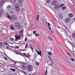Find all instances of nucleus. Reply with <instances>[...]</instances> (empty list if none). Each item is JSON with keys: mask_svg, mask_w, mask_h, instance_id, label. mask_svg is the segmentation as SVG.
Instances as JSON below:
<instances>
[{"mask_svg": "<svg viewBox=\"0 0 75 75\" xmlns=\"http://www.w3.org/2000/svg\"><path fill=\"white\" fill-rule=\"evenodd\" d=\"M39 17H40V16H39L38 15H37L36 18V20L38 21V20H39Z\"/></svg>", "mask_w": 75, "mask_h": 75, "instance_id": "nucleus-21", "label": "nucleus"}, {"mask_svg": "<svg viewBox=\"0 0 75 75\" xmlns=\"http://www.w3.org/2000/svg\"><path fill=\"white\" fill-rule=\"evenodd\" d=\"M3 58L5 59V60H7V58H6V57H4Z\"/></svg>", "mask_w": 75, "mask_h": 75, "instance_id": "nucleus-36", "label": "nucleus"}, {"mask_svg": "<svg viewBox=\"0 0 75 75\" xmlns=\"http://www.w3.org/2000/svg\"><path fill=\"white\" fill-rule=\"evenodd\" d=\"M14 36L16 37L15 40L16 41H17L18 39L19 40H20V37H23V34L20 35L19 36Z\"/></svg>", "mask_w": 75, "mask_h": 75, "instance_id": "nucleus-2", "label": "nucleus"}, {"mask_svg": "<svg viewBox=\"0 0 75 75\" xmlns=\"http://www.w3.org/2000/svg\"><path fill=\"white\" fill-rule=\"evenodd\" d=\"M35 51H37V50H35Z\"/></svg>", "mask_w": 75, "mask_h": 75, "instance_id": "nucleus-63", "label": "nucleus"}, {"mask_svg": "<svg viewBox=\"0 0 75 75\" xmlns=\"http://www.w3.org/2000/svg\"><path fill=\"white\" fill-rule=\"evenodd\" d=\"M49 58L50 60V61H52V63H51V64H50V65H52V63H53V61H52V60H51V58H50V57H49Z\"/></svg>", "mask_w": 75, "mask_h": 75, "instance_id": "nucleus-26", "label": "nucleus"}, {"mask_svg": "<svg viewBox=\"0 0 75 75\" xmlns=\"http://www.w3.org/2000/svg\"><path fill=\"white\" fill-rule=\"evenodd\" d=\"M6 7L7 8H8V9L10 10V8H11V7L10 5H8V6H7Z\"/></svg>", "mask_w": 75, "mask_h": 75, "instance_id": "nucleus-22", "label": "nucleus"}, {"mask_svg": "<svg viewBox=\"0 0 75 75\" xmlns=\"http://www.w3.org/2000/svg\"><path fill=\"white\" fill-rule=\"evenodd\" d=\"M16 48H19V47H18V46H17V47H16Z\"/></svg>", "mask_w": 75, "mask_h": 75, "instance_id": "nucleus-50", "label": "nucleus"}, {"mask_svg": "<svg viewBox=\"0 0 75 75\" xmlns=\"http://www.w3.org/2000/svg\"><path fill=\"white\" fill-rule=\"evenodd\" d=\"M4 44H8L7 43H4Z\"/></svg>", "mask_w": 75, "mask_h": 75, "instance_id": "nucleus-59", "label": "nucleus"}, {"mask_svg": "<svg viewBox=\"0 0 75 75\" xmlns=\"http://www.w3.org/2000/svg\"><path fill=\"white\" fill-rule=\"evenodd\" d=\"M64 52L66 53V54H68V52L67 50H66L64 51Z\"/></svg>", "mask_w": 75, "mask_h": 75, "instance_id": "nucleus-34", "label": "nucleus"}, {"mask_svg": "<svg viewBox=\"0 0 75 75\" xmlns=\"http://www.w3.org/2000/svg\"><path fill=\"white\" fill-rule=\"evenodd\" d=\"M16 10L17 12H19L20 11V7L18 6H16Z\"/></svg>", "mask_w": 75, "mask_h": 75, "instance_id": "nucleus-6", "label": "nucleus"}, {"mask_svg": "<svg viewBox=\"0 0 75 75\" xmlns=\"http://www.w3.org/2000/svg\"><path fill=\"white\" fill-rule=\"evenodd\" d=\"M23 55L25 56V57H28V58H29V56L27 55L26 54H25V53H23Z\"/></svg>", "mask_w": 75, "mask_h": 75, "instance_id": "nucleus-13", "label": "nucleus"}, {"mask_svg": "<svg viewBox=\"0 0 75 75\" xmlns=\"http://www.w3.org/2000/svg\"><path fill=\"white\" fill-rule=\"evenodd\" d=\"M71 61H74V59L72 58H71Z\"/></svg>", "mask_w": 75, "mask_h": 75, "instance_id": "nucleus-40", "label": "nucleus"}, {"mask_svg": "<svg viewBox=\"0 0 75 75\" xmlns=\"http://www.w3.org/2000/svg\"><path fill=\"white\" fill-rule=\"evenodd\" d=\"M14 25L16 27H18L20 26V23L17 22H15Z\"/></svg>", "mask_w": 75, "mask_h": 75, "instance_id": "nucleus-5", "label": "nucleus"}, {"mask_svg": "<svg viewBox=\"0 0 75 75\" xmlns=\"http://www.w3.org/2000/svg\"><path fill=\"white\" fill-rule=\"evenodd\" d=\"M70 20H71L70 18H67L65 19V22L66 23H68V22H69Z\"/></svg>", "mask_w": 75, "mask_h": 75, "instance_id": "nucleus-8", "label": "nucleus"}, {"mask_svg": "<svg viewBox=\"0 0 75 75\" xmlns=\"http://www.w3.org/2000/svg\"><path fill=\"white\" fill-rule=\"evenodd\" d=\"M1 16H2V15H1V14H0V17H1Z\"/></svg>", "mask_w": 75, "mask_h": 75, "instance_id": "nucleus-52", "label": "nucleus"}, {"mask_svg": "<svg viewBox=\"0 0 75 75\" xmlns=\"http://www.w3.org/2000/svg\"><path fill=\"white\" fill-rule=\"evenodd\" d=\"M35 64L36 65H38V66L39 65V64H40L39 62H35Z\"/></svg>", "mask_w": 75, "mask_h": 75, "instance_id": "nucleus-20", "label": "nucleus"}, {"mask_svg": "<svg viewBox=\"0 0 75 75\" xmlns=\"http://www.w3.org/2000/svg\"><path fill=\"white\" fill-rule=\"evenodd\" d=\"M48 27L49 28V30H50V31H51V28H50V27L48 26Z\"/></svg>", "mask_w": 75, "mask_h": 75, "instance_id": "nucleus-44", "label": "nucleus"}, {"mask_svg": "<svg viewBox=\"0 0 75 75\" xmlns=\"http://www.w3.org/2000/svg\"><path fill=\"white\" fill-rule=\"evenodd\" d=\"M62 9L63 10H65L67 9V7L65 6H62Z\"/></svg>", "mask_w": 75, "mask_h": 75, "instance_id": "nucleus-15", "label": "nucleus"}, {"mask_svg": "<svg viewBox=\"0 0 75 75\" xmlns=\"http://www.w3.org/2000/svg\"><path fill=\"white\" fill-rule=\"evenodd\" d=\"M10 28L12 29V30H13L14 29V26L13 25H11L10 26Z\"/></svg>", "mask_w": 75, "mask_h": 75, "instance_id": "nucleus-11", "label": "nucleus"}, {"mask_svg": "<svg viewBox=\"0 0 75 75\" xmlns=\"http://www.w3.org/2000/svg\"><path fill=\"white\" fill-rule=\"evenodd\" d=\"M30 49H31V50H32L33 52V47H32V46H31L30 47Z\"/></svg>", "mask_w": 75, "mask_h": 75, "instance_id": "nucleus-28", "label": "nucleus"}, {"mask_svg": "<svg viewBox=\"0 0 75 75\" xmlns=\"http://www.w3.org/2000/svg\"><path fill=\"white\" fill-rule=\"evenodd\" d=\"M13 62V63H14V64H16V62Z\"/></svg>", "mask_w": 75, "mask_h": 75, "instance_id": "nucleus-54", "label": "nucleus"}, {"mask_svg": "<svg viewBox=\"0 0 75 75\" xmlns=\"http://www.w3.org/2000/svg\"><path fill=\"white\" fill-rule=\"evenodd\" d=\"M2 32H3L2 34H5L6 32H7V30H2Z\"/></svg>", "mask_w": 75, "mask_h": 75, "instance_id": "nucleus-18", "label": "nucleus"}, {"mask_svg": "<svg viewBox=\"0 0 75 75\" xmlns=\"http://www.w3.org/2000/svg\"><path fill=\"white\" fill-rule=\"evenodd\" d=\"M29 75H31V74H29Z\"/></svg>", "mask_w": 75, "mask_h": 75, "instance_id": "nucleus-61", "label": "nucleus"}, {"mask_svg": "<svg viewBox=\"0 0 75 75\" xmlns=\"http://www.w3.org/2000/svg\"><path fill=\"white\" fill-rule=\"evenodd\" d=\"M64 5H65L64 4H62L59 6L58 5H56L54 6V8H55V9H57V8H59V7H61V6H64Z\"/></svg>", "mask_w": 75, "mask_h": 75, "instance_id": "nucleus-4", "label": "nucleus"}, {"mask_svg": "<svg viewBox=\"0 0 75 75\" xmlns=\"http://www.w3.org/2000/svg\"><path fill=\"white\" fill-rule=\"evenodd\" d=\"M27 46H28V43H27L26 46L25 47V48H26L27 47Z\"/></svg>", "mask_w": 75, "mask_h": 75, "instance_id": "nucleus-39", "label": "nucleus"}, {"mask_svg": "<svg viewBox=\"0 0 75 75\" xmlns=\"http://www.w3.org/2000/svg\"><path fill=\"white\" fill-rule=\"evenodd\" d=\"M21 64H23L22 66V67L23 68H25V64H24V63H23V62H20Z\"/></svg>", "mask_w": 75, "mask_h": 75, "instance_id": "nucleus-10", "label": "nucleus"}, {"mask_svg": "<svg viewBox=\"0 0 75 75\" xmlns=\"http://www.w3.org/2000/svg\"><path fill=\"white\" fill-rule=\"evenodd\" d=\"M18 1L19 2H21V3L23 2V0H18Z\"/></svg>", "mask_w": 75, "mask_h": 75, "instance_id": "nucleus-30", "label": "nucleus"}, {"mask_svg": "<svg viewBox=\"0 0 75 75\" xmlns=\"http://www.w3.org/2000/svg\"><path fill=\"white\" fill-rule=\"evenodd\" d=\"M7 17L8 18V19H9V20H11V17L10 16L8 15H7Z\"/></svg>", "mask_w": 75, "mask_h": 75, "instance_id": "nucleus-23", "label": "nucleus"}, {"mask_svg": "<svg viewBox=\"0 0 75 75\" xmlns=\"http://www.w3.org/2000/svg\"><path fill=\"white\" fill-rule=\"evenodd\" d=\"M35 36H37V37H38V36H39V34H35Z\"/></svg>", "mask_w": 75, "mask_h": 75, "instance_id": "nucleus-37", "label": "nucleus"}, {"mask_svg": "<svg viewBox=\"0 0 75 75\" xmlns=\"http://www.w3.org/2000/svg\"><path fill=\"white\" fill-rule=\"evenodd\" d=\"M0 45L2 47H3V45H2V43L1 42H0Z\"/></svg>", "mask_w": 75, "mask_h": 75, "instance_id": "nucleus-38", "label": "nucleus"}, {"mask_svg": "<svg viewBox=\"0 0 75 75\" xmlns=\"http://www.w3.org/2000/svg\"><path fill=\"white\" fill-rule=\"evenodd\" d=\"M23 33V30H21V31L20 32V33H21V34H22Z\"/></svg>", "mask_w": 75, "mask_h": 75, "instance_id": "nucleus-32", "label": "nucleus"}, {"mask_svg": "<svg viewBox=\"0 0 75 75\" xmlns=\"http://www.w3.org/2000/svg\"><path fill=\"white\" fill-rule=\"evenodd\" d=\"M51 32L52 33H53V31H52V30H51Z\"/></svg>", "mask_w": 75, "mask_h": 75, "instance_id": "nucleus-55", "label": "nucleus"}, {"mask_svg": "<svg viewBox=\"0 0 75 75\" xmlns=\"http://www.w3.org/2000/svg\"><path fill=\"white\" fill-rule=\"evenodd\" d=\"M57 1L54 0V1H53L52 2V5H55L56 4H57Z\"/></svg>", "mask_w": 75, "mask_h": 75, "instance_id": "nucleus-9", "label": "nucleus"}, {"mask_svg": "<svg viewBox=\"0 0 75 75\" xmlns=\"http://www.w3.org/2000/svg\"><path fill=\"white\" fill-rule=\"evenodd\" d=\"M14 40V38H11V40L12 41H13Z\"/></svg>", "mask_w": 75, "mask_h": 75, "instance_id": "nucleus-46", "label": "nucleus"}, {"mask_svg": "<svg viewBox=\"0 0 75 75\" xmlns=\"http://www.w3.org/2000/svg\"><path fill=\"white\" fill-rule=\"evenodd\" d=\"M48 38H49L50 40H52V39L51 38V37L49 36H48Z\"/></svg>", "mask_w": 75, "mask_h": 75, "instance_id": "nucleus-27", "label": "nucleus"}, {"mask_svg": "<svg viewBox=\"0 0 75 75\" xmlns=\"http://www.w3.org/2000/svg\"><path fill=\"white\" fill-rule=\"evenodd\" d=\"M65 27L66 28V29L67 30H68V29L67 28V27L65 26Z\"/></svg>", "mask_w": 75, "mask_h": 75, "instance_id": "nucleus-53", "label": "nucleus"}, {"mask_svg": "<svg viewBox=\"0 0 75 75\" xmlns=\"http://www.w3.org/2000/svg\"><path fill=\"white\" fill-rule=\"evenodd\" d=\"M37 53L38 54V55H39L41 57L42 56V55H41V51L39 52L38 51L37 52Z\"/></svg>", "mask_w": 75, "mask_h": 75, "instance_id": "nucleus-12", "label": "nucleus"}, {"mask_svg": "<svg viewBox=\"0 0 75 75\" xmlns=\"http://www.w3.org/2000/svg\"><path fill=\"white\" fill-rule=\"evenodd\" d=\"M4 1V0H1V1L0 2V6H1L3 5Z\"/></svg>", "mask_w": 75, "mask_h": 75, "instance_id": "nucleus-7", "label": "nucleus"}, {"mask_svg": "<svg viewBox=\"0 0 75 75\" xmlns=\"http://www.w3.org/2000/svg\"><path fill=\"white\" fill-rule=\"evenodd\" d=\"M11 18L13 20L16 21L17 20V16L15 15H13L11 16Z\"/></svg>", "mask_w": 75, "mask_h": 75, "instance_id": "nucleus-3", "label": "nucleus"}, {"mask_svg": "<svg viewBox=\"0 0 75 75\" xmlns=\"http://www.w3.org/2000/svg\"><path fill=\"white\" fill-rule=\"evenodd\" d=\"M27 38H25V41H27Z\"/></svg>", "mask_w": 75, "mask_h": 75, "instance_id": "nucleus-48", "label": "nucleus"}, {"mask_svg": "<svg viewBox=\"0 0 75 75\" xmlns=\"http://www.w3.org/2000/svg\"><path fill=\"white\" fill-rule=\"evenodd\" d=\"M25 11V10H24V9L23 8H22L21 10V12H22V13L23 12H24Z\"/></svg>", "mask_w": 75, "mask_h": 75, "instance_id": "nucleus-25", "label": "nucleus"}, {"mask_svg": "<svg viewBox=\"0 0 75 75\" xmlns=\"http://www.w3.org/2000/svg\"><path fill=\"white\" fill-rule=\"evenodd\" d=\"M3 13V10L2 9L0 10V14L2 15V14Z\"/></svg>", "mask_w": 75, "mask_h": 75, "instance_id": "nucleus-19", "label": "nucleus"}, {"mask_svg": "<svg viewBox=\"0 0 75 75\" xmlns=\"http://www.w3.org/2000/svg\"><path fill=\"white\" fill-rule=\"evenodd\" d=\"M47 70H46L45 72V74H44V75H47Z\"/></svg>", "mask_w": 75, "mask_h": 75, "instance_id": "nucleus-41", "label": "nucleus"}, {"mask_svg": "<svg viewBox=\"0 0 75 75\" xmlns=\"http://www.w3.org/2000/svg\"><path fill=\"white\" fill-rule=\"evenodd\" d=\"M15 53H16V54H19V55H20V54H19L17 52H15Z\"/></svg>", "mask_w": 75, "mask_h": 75, "instance_id": "nucleus-45", "label": "nucleus"}, {"mask_svg": "<svg viewBox=\"0 0 75 75\" xmlns=\"http://www.w3.org/2000/svg\"><path fill=\"white\" fill-rule=\"evenodd\" d=\"M33 24H32V25H31V26H33Z\"/></svg>", "mask_w": 75, "mask_h": 75, "instance_id": "nucleus-60", "label": "nucleus"}, {"mask_svg": "<svg viewBox=\"0 0 75 75\" xmlns=\"http://www.w3.org/2000/svg\"><path fill=\"white\" fill-rule=\"evenodd\" d=\"M36 32V31H34L33 32V34H35Z\"/></svg>", "mask_w": 75, "mask_h": 75, "instance_id": "nucleus-47", "label": "nucleus"}, {"mask_svg": "<svg viewBox=\"0 0 75 75\" xmlns=\"http://www.w3.org/2000/svg\"><path fill=\"white\" fill-rule=\"evenodd\" d=\"M48 54L49 55H51V52H48Z\"/></svg>", "mask_w": 75, "mask_h": 75, "instance_id": "nucleus-33", "label": "nucleus"}, {"mask_svg": "<svg viewBox=\"0 0 75 75\" xmlns=\"http://www.w3.org/2000/svg\"><path fill=\"white\" fill-rule=\"evenodd\" d=\"M28 37H31L32 35L31 34H28Z\"/></svg>", "mask_w": 75, "mask_h": 75, "instance_id": "nucleus-31", "label": "nucleus"}, {"mask_svg": "<svg viewBox=\"0 0 75 75\" xmlns=\"http://www.w3.org/2000/svg\"><path fill=\"white\" fill-rule=\"evenodd\" d=\"M48 26H50V24L49 23H48Z\"/></svg>", "mask_w": 75, "mask_h": 75, "instance_id": "nucleus-49", "label": "nucleus"}, {"mask_svg": "<svg viewBox=\"0 0 75 75\" xmlns=\"http://www.w3.org/2000/svg\"><path fill=\"white\" fill-rule=\"evenodd\" d=\"M28 69L29 71L31 72L33 71V67L30 65H28L27 66Z\"/></svg>", "mask_w": 75, "mask_h": 75, "instance_id": "nucleus-1", "label": "nucleus"}, {"mask_svg": "<svg viewBox=\"0 0 75 75\" xmlns=\"http://www.w3.org/2000/svg\"><path fill=\"white\" fill-rule=\"evenodd\" d=\"M10 71H16V70L14 69H10Z\"/></svg>", "mask_w": 75, "mask_h": 75, "instance_id": "nucleus-29", "label": "nucleus"}, {"mask_svg": "<svg viewBox=\"0 0 75 75\" xmlns=\"http://www.w3.org/2000/svg\"><path fill=\"white\" fill-rule=\"evenodd\" d=\"M11 10H13V8H11Z\"/></svg>", "mask_w": 75, "mask_h": 75, "instance_id": "nucleus-57", "label": "nucleus"}, {"mask_svg": "<svg viewBox=\"0 0 75 75\" xmlns=\"http://www.w3.org/2000/svg\"><path fill=\"white\" fill-rule=\"evenodd\" d=\"M67 54H68V55H69V56H70V57H71V55L70 54H69V53H67Z\"/></svg>", "mask_w": 75, "mask_h": 75, "instance_id": "nucleus-42", "label": "nucleus"}, {"mask_svg": "<svg viewBox=\"0 0 75 75\" xmlns=\"http://www.w3.org/2000/svg\"><path fill=\"white\" fill-rule=\"evenodd\" d=\"M72 36L74 38H75V33H74L72 35Z\"/></svg>", "mask_w": 75, "mask_h": 75, "instance_id": "nucleus-24", "label": "nucleus"}, {"mask_svg": "<svg viewBox=\"0 0 75 75\" xmlns=\"http://www.w3.org/2000/svg\"><path fill=\"white\" fill-rule=\"evenodd\" d=\"M21 51H25V50H21Z\"/></svg>", "mask_w": 75, "mask_h": 75, "instance_id": "nucleus-51", "label": "nucleus"}, {"mask_svg": "<svg viewBox=\"0 0 75 75\" xmlns=\"http://www.w3.org/2000/svg\"><path fill=\"white\" fill-rule=\"evenodd\" d=\"M59 17L60 19H62V18H63V16L61 14H59Z\"/></svg>", "mask_w": 75, "mask_h": 75, "instance_id": "nucleus-16", "label": "nucleus"}, {"mask_svg": "<svg viewBox=\"0 0 75 75\" xmlns=\"http://www.w3.org/2000/svg\"><path fill=\"white\" fill-rule=\"evenodd\" d=\"M69 17H72L74 16V15L72 13L69 14Z\"/></svg>", "mask_w": 75, "mask_h": 75, "instance_id": "nucleus-14", "label": "nucleus"}, {"mask_svg": "<svg viewBox=\"0 0 75 75\" xmlns=\"http://www.w3.org/2000/svg\"><path fill=\"white\" fill-rule=\"evenodd\" d=\"M73 7H74V5H73Z\"/></svg>", "mask_w": 75, "mask_h": 75, "instance_id": "nucleus-64", "label": "nucleus"}, {"mask_svg": "<svg viewBox=\"0 0 75 75\" xmlns=\"http://www.w3.org/2000/svg\"><path fill=\"white\" fill-rule=\"evenodd\" d=\"M10 1L11 3H16V0H10Z\"/></svg>", "mask_w": 75, "mask_h": 75, "instance_id": "nucleus-17", "label": "nucleus"}, {"mask_svg": "<svg viewBox=\"0 0 75 75\" xmlns=\"http://www.w3.org/2000/svg\"><path fill=\"white\" fill-rule=\"evenodd\" d=\"M57 28H59V27H58Z\"/></svg>", "mask_w": 75, "mask_h": 75, "instance_id": "nucleus-62", "label": "nucleus"}, {"mask_svg": "<svg viewBox=\"0 0 75 75\" xmlns=\"http://www.w3.org/2000/svg\"><path fill=\"white\" fill-rule=\"evenodd\" d=\"M50 0H48L47 2H46V3H50Z\"/></svg>", "mask_w": 75, "mask_h": 75, "instance_id": "nucleus-35", "label": "nucleus"}, {"mask_svg": "<svg viewBox=\"0 0 75 75\" xmlns=\"http://www.w3.org/2000/svg\"><path fill=\"white\" fill-rule=\"evenodd\" d=\"M24 74H26L27 73H25V72H24Z\"/></svg>", "mask_w": 75, "mask_h": 75, "instance_id": "nucleus-56", "label": "nucleus"}, {"mask_svg": "<svg viewBox=\"0 0 75 75\" xmlns=\"http://www.w3.org/2000/svg\"><path fill=\"white\" fill-rule=\"evenodd\" d=\"M6 48H8V46H6Z\"/></svg>", "mask_w": 75, "mask_h": 75, "instance_id": "nucleus-58", "label": "nucleus"}, {"mask_svg": "<svg viewBox=\"0 0 75 75\" xmlns=\"http://www.w3.org/2000/svg\"><path fill=\"white\" fill-rule=\"evenodd\" d=\"M22 28V26H20V27L19 28V30H20Z\"/></svg>", "mask_w": 75, "mask_h": 75, "instance_id": "nucleus-43", "label": "nucleus"}]
</instances>
